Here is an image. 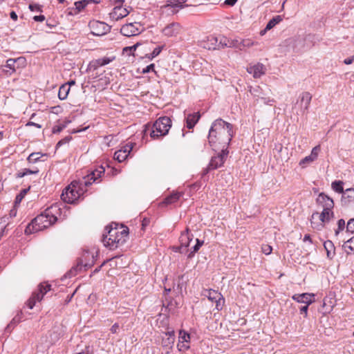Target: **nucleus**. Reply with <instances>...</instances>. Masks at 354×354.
Returning a JSON list of instances; mask_svg holds the SVG:
<instances>
[{
    "label": "nucleus",
    "mask_w": 354,
    "mask_h": 354,
    "mask_svg": "<svg viewBox=\"0 0 354 354\" xmlns=\"http://www.w3.org/2000/svg\"><path fill=\"white\" fill-rule=\"evenodd\" d=\"M16 178H23L26 175H25V172L24 171V169L22 171H18L17 174H16Z\"/></svg>",
    "instance_id": "64"
},
{
    "label": "nucleus",
    "mask_w": 354,
    "mask_h": 354,
    "mask_svg": "<svg viewBox=\"0 0 354 354\" xmlns=\"http://www.w3.org/2000/svg\"><path fill=\"white\" fill-rule=\"evenodd\" d=\"M91 0H82L75 2V8L80 12L83 10Z\"/></svg>",
    "instance_id": "39"
},
{
    "label": "nucleus",
    "mask_w": 354,
    "mask_h": 354,
    "mask_svg": "<svg viewBox=\"0 0 354 354\" xmlns=\"http://www.w3.org/2000/svg\"><path fill=\"white\" fill-rule=\"evenodd\" d=\"M95 263L94 252H90L88 250H84L80 257L77 259V264L73 267L70 270L71 275H76L78 271H80L83 268L85 270L90 268Z\"/></svg>",
    "instance_id": "5"
},
{
    "label": "nucleus",
    "mask_w": 354,
    "mask_h": 354,
    "mask_svg": "<svg viewBox=\"0 0 354 354\" xmlns=\"http://www.w3.org/2000/svg\"><path fill=\"white\" fill-rule=\"evenodd\" d=\"M199 118L200 115L197 113L188 114L186 117V127L189 129H192L197 123Z\"/></svg>",
    "instance_id": "26"
},
{
    "label": "nucleus",
    "mask_w": 354,
    "mask_h": 354,
    "mask_svg": "<svg viewBox=\"0 0 354 354\" xmlns=\"http://www.w3.org/2000/svg\"><path fill=\"white\" fill-rule=\"evenodd\" d=\"M62 209L60 205L55 203L46 208L43 212L36 216L25 230L26 234H32L43 230L52 225L61 216Z\"/></svg>",
    "instance_id": "3"
},
{
    "label": "nucleus",
    "mask_w": 354,
    "mask_h": 354,
    "mask_svg": "<svg viewBox=\"0 0 354 354\" xmlns=\"http://www.w3.org/2000/svg\"><path fill=\"white\" fill-rule=\"evenodd\" d=\"M164 8L171 7V8H182L184 7L183 5L180 4V2L178 0H168L166 4L163 6Z\"/></svg>",
    "instance_id": "37"
},
{
    "label": "nucleus",
    "mask_w": 354,
    "mask_h": 354,
    "mask_svg": "<svg viewBox=\"0 0 354 354\" xmlns=\"http://www.w3.org/2000/svg\"><path fill=\"white\" fill-rule=\"evenodd\" d=\"M292 299L298 303H302L310 305L315 302V295L313 293L295 294L292 296Z\"/></svg>",
    "instance_id": "17"
},
{
    "label": "nucleus",
    "mask_w": 354,
    "mask_h": 354,
    "mask_svg": "<svg viewBox=\"0 0 354 354\" xmlns=\"http://www.w3.org/2000/svg\"><path fill=\"white\" fill-rule=\"evenodd\" d=\"M174 341L175 338L172 336L162 337L161 345L165 349L167 353H169L172 349Z\"/></svg>",
    "instance_id": "25"
},
{
    "label": "nucleus",
    "mask_w": 354,
    "mask_h": 354,
    "mask_svg": "<svg viewBox=\"0 0 354 354\" xmlns=\"http://www.w3.org/2000/svg\"><path fill=\"white\" fill-rule=\"evenodd\" d=\"M247 71L250 74H252L254 78H259L265 74L266 67L263 64L257 63L254 65L249 66L247 68Z\"/></svg>",
    "instance_id": "20"
},
{
    "label": "nucleus",
    "mask_w": 354,
    "mask_h": 354,
    "mask_svg": "<svg viewBox=\"0 0 354 354\" xmlns=\"http://www.w3.org/2000/svg\"><path fill=\"white\" fill-rule=\"evenodd\" d=\"M324 247L326 251L327 257L332 259L335 254V248L333 243L330 240H327L324 243Z\"/></svg>",
    "instance_id": "27"
},
{
    "label": "nucleus",
    "mask_w": 354,
    "mask_h": 354,
    "mask_svg": "<svg viewBox=\"0 0 354 354\" xmlns=\"http://www.w3.org/2000/svg\"><path fill=\"white\" fill-rule=\"evenodd\" d=\"M70 91V87L66 84H63L59 87L58 92V97L61 100H64L67 98L68 94Z\"/></svg>",
    "instance_id": "30"
},
{
    "label": "nucleus",
    "mask_w": 354,
    "mask_h": 354,
    "mask_svg": "<svg viewBox=\"0 0 354 354\" xmlns=\"http://www.w3.org/2000/svg\"><path fill=\"white\" fill-rule=\"evenodd\" d=\"M228 151L227 148H221V152L211 158V160L204 171V174L208 173L209 171L216 169L218 167L222 166L225 162V160L227 156Z\"/></svg>",
    "instance_id": "11"
},
{
    "label": "nucleus",
    "mask_w": 354,
    "mask_h": 354,
    "mask_svg": "<svg viewBox=\"0 0 354 354\" xmlns=\"http://www.w3.org/2000/svg\"><path fill=\"white\" fill-rule=\"evenodd\" d=\"M309 305L306 304L304 306H301L299 308L300 314L304 315V317H307L308 316V310Z\"/></svg>",
    "instance_id": "53"
},
{
    "label": "nucleus",
    "mask_w": 354,
    "mask_h": 354,
    "mask_svg": "<svg viewBox=\"0 0 354 354\" xmlns=\"http://www.w3.org/2000/svg\"><path fill=\"white\" fill-rule=\"evenodd\" d=\"M261 250L266 255L270 254L272 251V248L270 245L264 244L261 247Z\"/></svg>",
    "instance_id": "48"
},
{
    "label": "nucleus",
    "mask_w": 354,
    "mask_h": 354,
    "mask_svg": "<svg viewBox=\"0 0 354 354\" xmlns=\"http://www.w3.org/2000/svg\"><path fill=\"white\" fill-rule=\"evenodd\" d=\"M283 20L281 16L277 15L274 17L272 19H271L268 23L266 25V29H272L274 28L277 24L280 23Z\"/></svg>",
    "instance_id": "33"
},
{
    "label": "nucleus",
    "mask_w": 354,
    "mask_h": 354,
    "mask_svg": "<svg viewBox=\"0 0 354 354\" xmlns=\"http://www.w3.org/2000/svg\"><path fill=\"white\" fill-rule=\"evenodd\" d=\"M24 171L25 172V175L26 176L30 175V174H37L39 173V170L38 169L32 170V169H24Z\"/></svg>",
    "instance_id": "56"
},
{
    "label": "nucleus",
    "mask_w": 354,
    "mask_h": 354,
    "mask_svg": "<svg viewBox=\"0 0 354 354\" xmlns=\"http://www.w3.org/2000/svg\"><path fill=\"white\" fill-rule=\"evenodd\" d=\"M171 127V120L169 117H160L153 123L150 136L153 139L164 136L168 133Z\"/></svg>",
    "instance_id": "6"
},
{
    "label": "nucleus",
    "mask_w": 354,
    "mask_h": 354,
    "mask_svg": "<svg viewBox=\"0 0 354 354\" xmlns=\"http://www.w3.org/2000/svg\"><path fill=\"white\" fill-rule=\"evenodd\" d=\"M196 245L191 249V251L187 254V258L191 259L194 257L196 252H197L201 247L204 244V241L200 240L198 239H196Z\"/></svg>",
    "instance_id": "31"
},
{
    "label": "nucleus",
    "mask_w": 354,
    "mask_h": 354,
    "mask_svg": "<svg viewBox=\"0 0 354 354\" xmlns=\"http://www.w3.org/2000/svg\"><path fill=\"white\" fill-rule=\"evenodd\" d=\"M342 248L347 254H354V236L344 243Z\"/></svg>",
    "instance_id": "29"
},
{
    "label": "nucleus",
    "mask_w": 354,
    "mask_h": 354,
    "mask_svg": "<svg viewBox=\"0 0 354 354\" xmlns=\"http://www.w3.org/2000/svg\"><path fill=\"white\" fill-rule=\"evenodd\" d=\"M313 162V161L312 160V158H310L309 156H307L300 160L299 165L301 167H305L306 165H308Z\"/></svg>",
    "instance_id": "49"
},
{
    "label": "nucleus",
    "mask_w": 354,
    "mask_h": 354,
    "mask_svg": "<svg viewBox=\"0 0 354 354\" xmlns=\"http://www.w3.org/2000/svg\"><path fill=\"white\" fill-rule=\"evenodd\" d=\"M182 196V192H173L171 194H170L164 199V201L162 202V204L165 205L174 204L176 203Z\"/></svg>",
    "instance_id": "23"
},
{
    "label": "nucleus",
    "mask_w": 354,
    "mask_h": 354,
    "mask_svg": "<svg viewBox=\"0 0 354 354\" xmlns=\"http://www.w3.org/2000/svg\"><path fill=\"white\" fill-rule=\"evenodd\" d=\"M190 335L189 333H186L184 330L180 331L179 341L183 343H188L189 342Z\"/></svg>",
    "instance_id": "42"
},
{
    "label": "nucleus",
    "mask_w": 354,
    "mask_h": 354,
    "mask_svg": "<svg viewBox=\"0 0 354 354\" xmlns=\"http://www.w3.org/2000/svg\"><path fill=\"white\" fill-rule=\"evenodd\" d=\"M258 42L253 41L250 39H243L241 43L239 44V46H236V48H239L240 50H242L243 48H250L253 46L258 45Z\"/></svg>",
    "instance_id": "32"
},
{
    "label": "nucleus",
    "mask_w": 354,
    "mask_h": 354,
    "mask_svg": "<svg viewBox=\"0 0 354 354\" xmlns=\"http://www.w3.org/2000/svg\"><path fill=\"white\" fill-rule=\"evenodd\" d=\"M181 31V26L178 23H171L162 30V34L168 37H176Z\"/></svg>",
    "instance_id": "16"
},
{
    "label": "nucleus",
    "mask_w": 354,
    "mask_h": 354,
    "mask_svg": "<svg viewBox=\"0 0 354 354\" xmlns=\"http://www.w3.org/2000/svg\"><path fill=\"white\" fill-rule=\"evenodd\" d=\"M218 37L209 36L207 37V40L202 42V46L208 50H216L218 48Z\"/></svg>",
    "instance_id": "21"
},
{
    "label": "nucleus",
    "mask_w": 354,
    "mask_h": 354,
    "mask_svg": "<svg viewBox=\"0 0 354 354\" xmlns=\"http://www.w3.org/2000/svg\"><path fill=\"white\" fill-rule=\"evenodd\" d=\"M343 184V182L341 180H335L332 183L331 187L335 192L339 194L342 193L343 194V192H344Z\"/></svg>",
    "instance_id": "34"
},
{
    "label": "nucleus",
    "mask_w": 354,
    "mask_h": 354,
    "mask_svg": "<svg viewBox=\"0 0 354 354\" xmlns=\"http://www.w3.org/2000/svg\"><path fill=\"white\" fill-rule=\"evenodd\" d=\"M353 60H354V57L353 56V57H350L348 58L345 59L344 61V63L345 64H346V65H348V64H352Z\"/></svg>",
    "instance_id": "62"
},
{
    "label": "nucleus",
    "mask_w": 354,
    "mask_h": 354,
    "mask_svg": "<svg viewBox=\"0 0 354 354\" xmlns=\"http://www.w3.org/2000/svg\"><path fill=\"white\" fill-rule=\"evenodd\" d=\"M142 31L141 25L140 23H129L122 26L120 32L126 37H132L138 35Z\"/></svg>",
    "instance_id": "13"
},
{
    "label": "nucleus",
    "mask_w": 354,
    "mask_h": 354,
    "mask_svg": "<svg viewBox=\"0 0 354 354\" xmlns=\"http://www.w3.org/2000/svg\"><path fill=\"white\" fill-rule=\"evenodd\" d=\"M51 286L46 283H41L31 297L28 299L26 305L30 309H32L37 301H41L44 295L50 290Z\"/></svg>",
    "instance_id": "8"
},
{
    "label": "nucleus",
    "mask_w": 354,
    "mask_h": 354,
    "mask_svg": "<svg viewBox=\"0 0 354 354\" xmlns=\"http://www.w3.org/2000/svg\"><path fill=\"white\" fill-rule=\"evenodd\" d=\"M346 232L354 234V218H351L346 224Z\"/></svg>",
    "instance_id": "44"
},
{
    "label": "nucleus",
    "mask_w": 354,
    "mask_h": 354,
    "mask_svg": "<svg viewBox=\"0 0 354 354\" xmlns=\"http://www.w3.org/2000/svg\"><path fill=\"white\" fill-rule=\"evenodd\" d=\"M333 216V209H323L320 214L318 213L313 214L310 220L311 226L317 230H320L324 227V223L328 222Z\"/></svg>",
    "instance_id": "7"
},
{
    "label": "nucleus",
    "mask_w": 354,
    "mask_h": 354,
    "mask_svg": "<svg viewBox=\"0 0 354 354\" xmlns=\"http://www.w3.org/2000/svg\"><path fill=\"white\" fill-rule=\"evenodd\" d=\"M233 136L232 124L218 118L211 126L208 142L212 147H216L218 144L221 148L227 149Z\"/></svg>",
    "instance_id": "2"
},
{
    "label": "nucleus",
    "mask_w": 354,
    "mask_h": 354,
    "mask_svg": "<svg viewBox=\"0 0 354 354\" xmlns=\"http://www.w3.org/2000/svg\"><path fill=\"white\" fill-rule=\"evenodd\" d=\"M119 329V324L117 323H115L111 328V332L112 333H116Z\"/></svg>",
    "instance_id": "58"
},
{
    "label": "nucleus",
    "mask_w": 354,
    "mask_h": 354,
    "mask_svg": "<svg viewBox=\"0 0 354 354\" xmlns=\"http://www.w3.org/2000/svg\"><path fill=\"white\" fill-rule=\"evenodd\" d=\"M115 225L114 227L112 225L106 226L105 228L106 232L102 236L104 245L110 250H115L120 247L128 239L129 228L123 225L120 227H118L116 224Z\"/></svg>",
    "instance_id": "4"
},
{
    "label": "nucleus",
    "mask_w": 354,
    "mask_h": 354,
    "mask_svg": "<svg viewBox=\"0 0 354 354\" xmlns=\"http://www.w3.org/2000/svg\"><path fill=\"white\" fill-rule=\"evenodd\" d=\"M178 348L180 351H187L189 348V346L185 343H183L181 342H178Z\"/></svg>",
    "instance_id": "51"
},
{
    "label": "nucleus",
    "mask_w": 354,
    "mask_h": 354,
    "mask_svg": "<svg viewBox=\"0 0 354 354\" xmlns=\"http://www.w3.org/2000/svg\"><path fill=\"white\" fill-rule=\"evenodd\" d=\"M337 227L335 230V235L337 236L339 234L346 229L345 221L343 218L339 219L337 221Z\"/></svg>",
    "instance_id": "36"
},
{
    "label": "nucleus",
    "mask_w": 354,
    "mask_h": 354,
    "mask_svg": "<svg viewBox=\"0 0 354 354\" xmlns=\"http://www.w3.org/2000/svg\"><path fill=\"white\" fill-rule=\"evenodd\" d=\"M91 32L95 36H102L111 30V26L104 22L93 21L90 22Z\"/></svg>",
    "instance_id": "12"
},
{
    "label": "nucleus",
    "mask_w": 354,
    "mask_h": 354,
    "mask_svg": "<svg viewBox=\"0 0 354 354\" xmlns=\"http://www.w3.org/2000/svg\"><path fill=\"white\" fill-rule=\"evenodd\" d=\"M115 57H104L102 58L93 59L91 61L87 66L86 72L92 73V76L93 78H97L99 77V75L95 71L100 66H104L105 65L109 64L111 62L115 59Z\"/></svg>",
    "instance_id": "9"
},
{
    "label": "nucleus",
    "mask_w": 354,
    "mask_h": 354,
    "mask_svg": "<svg viewBox=\"0 0 354 354\" xmlns=\"http://www.w3.org/2000/svg\"><path fill=\"white\" fill-rule=\"evenodd\" d=\"M193 238V234H191L189 230L187 228L186 230L182 232L180 234V243L183 245V247L185 248V249H187V247L189 245L190 242L192 241Z\"/></svg>",
    "instance_id": "22"
},
{
    "label": "nucleus",
    "mask_w": 354,
    "mask_h": 354,
    "mask_svg": "<svg viewBox=\"0 0 354 354\" xmlns=\"http://www.w3.org/2000/svg\"><path fill=\"white\" fill-rule=\"evenodd\" d=\"M104 172V167L100 166L82 180L73 181L63 191L61 196L62 200L67 203H73L84 194L86 191V187L93 183H99L100 182V178Z\"/></svg>",
    "instance_id": "1"
},
{
    "label": "nucleus",
    "mask_w": 354,
    "mask_h": 354,
    "mask_svg": "<svg viewBox=\"0 0 354 354\" xmlns=\"http://www.w3.org/2000/svg\"><path fill=\"white\" fill-rule=\"evenodd\" d=\"M128 156L129 154L126 153V152L120 151V149L116 151L114 153V158L117 160L119 162L124 161Z\"/></svg>",
    "instance_id": "35"
},
{
    "label": "nucleus",
    "mask_w": 354,
    "mask_h": 354,
    "mask_svg": "<svg viewBox=\"0 0 354 354\" xmlns=\"http://www.w3.org/2000/svg\"><path fill=\"white\" fill-rule=\"evenodd\" d=\"M218 48H224L225 47L233 48L236 47V42L234 41H230L225 37H218Z\"/></svg>",
    "instance_id": "24"
},
{
    "label": "nucleus",
    "mask_w": 354,
    "mask_h": 354,
    "mask_svg": "<svg viewBox=\"0 0 354 354\" xmlns=\"http://www.w3.org/2000/svg\"><path fill=\"white\" fill-rule=\"evenodd\" d=\"M238 0H225L224 4L229 6H233Z\"/></svg>",
    "instance_id": "60"
},
{
    "label": "nucleus",
    "mask_w": 354,
    "mask_h": 354,
    "mask_svg": "<svg viewBox=\"0 0 354 354\" xmlns=\"http://www.w3.org/2000/svg\"><path fill=\"white\" fill-rule=\"evenodd\" d=\"M72 139V137L70 136H66L63 139L60 140L56 145V148L60 147L63 145L68 143Z\"/></svg>",
    "instance_id": "46"
},
{
    "label": "nucleus",
    "mask_w": 354,
    "mask_h": 354,
    "mask_svg": "<svg viewBox=\"0 0 354 354\" xmlns=\"http://www.w3.org/2000/svg\"><path fill=\"white\" fill-rule=\"evenodd\" d=\"M317 203L320 205L323 209L328 210L333 209L334 207L333 200L326 195L324 193H320L317 198Z\"/></svg>",
    "instance_id": "18"
},
{
    "label": "nucleus",
    "mask_w": 354,
    "mask_h": 354,
    "mask_svg": "<svg viewBox=\"0 0 354 354\" xmlns=\"http://www.w3.org/2000/svg\"><path fill=\"white\" fill-rule=\"evenodd\" d=\"M201 295L207 297L212 302H215L216 310H221L223 308L224 298L218 291L212 289H204L203 290Z\"/></svg>",
    "instance_id": "10"
},
{
    "label": "nucleus",
    "mask_w": 354,
    "mask_h": 354,
    "mask_svg": "<svg viewBox=\"0 0 354 354\" xmlns=\"http://www.w3.org/2000/svg\"><path fill=\"white\" fill-rule=\"evenodd\" d=\"M29 9L31 11H36L39 12L41 11L40 6L39 4H30L29 5Z\"/></svg>",
    "instance_id": "54"
},
{
    "label": "nucleus",
    "mask_w": 354,
    "mask_h": 354,
    "mask_svg": "<svg viewBox=\"0 0 354 354\" xmlns=\"http://www.w3.org/2000/svg\"><path fill=\"white\" fill-rule=\"evenodd\" d=\"M132 149L133 144L129 142L122 146L120 150L126 152V153L129 155L131 151H132Z\"/></svg>",
    "instance_id": "45"
},
{
    "label": "nucleus",
    "mask_w": 354,
    "mask_h": 354,
    "mask_svg": "<svg viewBox=\"0 0 354 354\" xmlns=\"http://www.w3.org/2000/svg\"><path fill=\"white\" fill-rule=\"evenodd\" d=\"M140 45V43H136V44L131 46H127L123 48V53H127L129 55H133V52H134L137 47Z\"/></svg>",
    "instance_id": "43"
},
{
    "label": "nucleus",
    "mask_w": 354,
    "mask_h": 354,
    "mask_svg": "<svg viewBox=\"0 0 354 354\" xmlns=\"http://www.w3.org/2000/svg\"><path fill=\"white\" fill-rule=\"evenodd\" d=\"M19 315H17V316H15L12 320L11 321L10 324L7 326V329H8L11 325L12 324H16L17 323L19 322H20V317H19Z\"/></svg>",
    "instance_id": "57"
},
{
    "label": "nucleus",
    "mask_w": 354,
    "mask_h": 354,
    "mask_svg": "<svg viewBox=\"0 0 354 354\" xmlns=\"http://www.w3.org/2000/svg\"><path fill=\"white\" fill-rule=\"evenodd\" d=\"M343 205L354 207V188L347 189L342 196Z\"/></svg>",
    "instance_id": "19"
},
{
    "label": "nucleus",
    "mask_w": 354,
    "mask_h": 354,
    "mask_svg": "<svg viewBox=\"0 0 354 354\" xmlns=\"http://www.w3.org/2000/svg\"><path fill=\"white\" fill-rule=\"evenodd\" d=\"M10 17L13 21H17L18 18L17 15L15 11L10 12Z\"/></svg>",
    "instance_id": "63"
},
{
    "label": "nucleus",
    "mask_w": 354,
    "mask_h": 354,
    "mask_svg": "<svg viewBox=\"0 0 354 354\" xmlns=\"http://www.w3.org/2000/svg\"><path fill=\"white\" fill-rule=\"evenodd\" d=\"M130 11L121 6H115L109 13L110 19L113 21H118L129 14Z\"/></svg>",
    "instance_id": "15"
},
{
    "label": "nucleus",
    "mask_w": 354,
    "mask_h": 354,
    "mask_svg": "<svg viewBox=\"0 0 354 354\" xmlns=\"http://www.w3.org/2000/svg\"><path fill=\"white\" fill-rule=\"evenodd\" d=\"M174 251L176 252L184 253L187 251V249H185L184 247L180 244V246L174 247Z\"/></svg>",
    "instance_id": "55"
},
{
    "label": "nucleus",
    "mask_w": 354,
    "mask_h": 354,
    "mask_svg": "<svg viewBox=\"0 0 354 354\" xmlns=\"http://www.w3.org/2000/svg\"><path fill=\"white\" fill-rule=\"evenodd\" d=\"M15 64L16 59H9L7 60L6 64L3 66L4 68L3 69L6 75H10L15 72Z\"/></svg>",
    "instance_id": "28"
},
{
    "label": "nucleus",
    "mask_w": 354,
    "mask_h": 354,
    "mask_svg": "<svg viewBox=\"0 0 354 354\" xmlns=\"http://www.w3.org/2000/svg\"><path fill=\"white\" fill-rule=\"evenodd\" d=\"M321 151V147L320 145H317L315 147L313 148L310 154L309 155V157L312 158L313 161H315L319 153Z\"/></svg>",
    "instance_id": "41"
},
{
    "label": "nucleus",
    "mask_w": 354,
    "mask_h": 354,
    "mask_svg": "<svg viewBox=\"0 0 354 354\" xmlns=\"http://www.w3.org/2000/svg\"><path fill=\"white\" fill-rule=\"evenodd\" d=\"M163 48L164 46H158L155 48L151 53V57H156V56H158L160 53Z\"/></svg>",
    "instance_id": "50"
},
{
    "label": "nucleus",
    "mask_w": 354,
    "mask_h": 354,
    "mask_svg": "<svg viewBox=\"0 0 354 354\" xmlns=\"http://www.w3.org/2000/svg\"><path fill=\"white\" fill-rule=\"evenodd\" d=\"M311 100L312 95L309 92H303L299 95L297 104H299L303 113L308 111Z\"/></svg>",
    "instance_id": "14"
},
{
    "label": "nucleus",
    "mask_w": 354,
    "mask_h": 354,
    "mask_svg": "<svg viewBox=\"0 0 354 354\" xmlns=\"http://www.w3.org/2000/svg\"><path fill=\"white\" fill-rule=\"evenodd\" d=\"M33 19L35 21H43L45 20V17L44 15H37V16H35L33 17Z\"/></svg>",
    "instance_id": "61"
},
{
    "label": "nucleus",
    "mask_w": 354,
    "mask_h": 354,
    "mask_svg": "<svg viewBox=\"0 0 354 354\" xmlns=\"http://www.w3.org/2000/svg\"><path fill=\"white\" fill-rule=\"evenodd\" d=\"M69 122V121L64 122L62 124H58L55 125L53 127L52 132L53 133H60L64 129H65L67 126V124Z\"/></svg>",
    "instance_id": "40"
},
{
    "label": "nucleus",
    "mask_w": 354,
    "mask_h": 354,
    "mask_svg": "<svg viewBox=\"0 0 354 354\" xmlns=\"http://www.w3.org/2000/svg\"><path fill=\"white\" fill-rule=\"evenodd\" d=\"M28 189H23L19 194L16 196L15 203L16 204L19 203L26 194Z\"/></svg>",
    "instance_id": "47"
},
{
    "label": "nucleus",
    "mask_w": 354,
    "mask_h": 354,
    "mask_svg": "<svg viewBox=\"0 0 354 354\" xmlns=\"http://www.w3.org/2000/svg\"><path fill=\"white\" fill-rule=\"evenodd\" d=\"M43 156H45L44 154H41L40 153H32L29 155L27 160L29 162L31 163H35L37 161L39 160L40 158Z\"/></svg>",
    "instance_id": "38"
},
{
    "label": "nucleus",
    "mask_w": 354,
    "mask_h": 354,
    "mask_svg": "<svg viewBox=\"0 0 354 354\" xmlns=\"http://www.w3.org/2000/svg\"><path fill=\"white\" fill-rule=\"evenodd\" d=\"M154 68H155L154 64H151L142 69V73L145 74V73H149L151 71H154Z\"/></svg>",
    "instance_id": "52"
},
{
    "label": "nucleus",
    "mask_w": 354,
    "mask_h": 354,
    "mask_svg": "<svg viewBox=\"0 0 354 354\" xmlns=\"http://www.w3.org/2000/svg\"><path fill=\"white\" fill-rule=\"evenodd\" d=\"M111 3L115 6H121L123 4L124 0H109Z\"/></svg>",
    "instance_id": "59"
}]
</instances>
